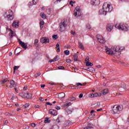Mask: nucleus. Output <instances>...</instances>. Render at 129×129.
I'll use <instances>...</instances> for the list:
<instances>
[{
    "mask_svg": "<svg viewBox=\"0 0 129 129\" xmlns=\"http://www.w3.org/2000/svg\"><path fill=\"white\" fill-rule=\"evenodd\" d=\"M121 87H122V88H124V89H126V86H125V85H121Z\"/></svg>",
    "mask_w": 129,
    "mask_h": 129,
    "instance_id": "nucleus-47",
    "label": "nucleus"
},
{
    "mask_svg": "<svg viewBox=\"0 0 129 129\" xmlns=\"http://www.w3.org/2000/svg\"><path fill=\"white\" fill-rule=\"evenodd\" d=\"M107 93H108V89H105L103 90V92H102V94L104 95H105L106 94H107Z\"/></svg>",
    "mask_w": 129,
    "mask_h": 129,
    "instance_id": "nucleus-25",
    "label": "nucleus"
},
{
    "mask_svg": "<svg viewBox=\"0 0 129 129\" xmlns=\"http://www.w3.org/2000/svg\"><path fill=\"white\" fill-rule=\"evenodd\" d=\"M62 117H58L56 119V122H57V123H60V122H62Z\"/></svg>",
    "mask_w": 129,
    "mask_h": 129,
    "instance_id": "nucleus-19",
    "label": "nucleus"
},
{
    "mask_svg": "<svg viewBox=\"0 0 129 129\" xmlns=\"http://www.w3.org/2000/svg\"><path fill=\"white\" fill-rule=\"evenodd\" d=\"M86 66H93V63L91 62L88 61L86 63Z\"/></svg>",
    "mask_w": 129,
    "mask_h": 129,
    "instance_id": "nucleus-32",
    "label": "nucleus"
},
{
    "mask_svg": "<svg viewBox=\"0 0 129 129\" xmlns=\"http://www.w3.org/2000/svg\"><path fill=\"white\" fill-rule=\"evenodd\" d=\"M4 17L7 18L9 21H12L14 20V13L12 10H9L8 12H6Z\"/></svg>",
    "mask_w": 129,
    "mask_h": 129,
    "instance_id": "nucleus-3",
    "label": "nucleus"
},
{
    "mask_svg": "<svg viewBox=\"0 0 129 129\" xmlns=\"http://www.w3.org/2000/svg\"><path fill=\"white\" fill-rule=\"evenodd\" d=\"M40 42L41 43H42V44H47V43H49L50 42V39L48 37H42L40 39Z\"/></svg>",
    "mask_w": 129,
    "mask_h": 129,
    "instance_id": "nucleus-9",
    "label": "nucleus"
},
{
    "mask_svg": "<svg viewBox=\"0 0 129 129\" xmlns=\"http://www.w3.org/2000/svg\"><path fill=\"white\" fill-rule=\"evenodd\" d=\"M24 90H27V89H28V87L27 86H25L23 88Z\"/></svg>",
    "mask_w": 129,
    "mask_h": 129,
    "instance_id": "nucleus-57",
    "label": "nucleus"
},
{
    "mask_svg": "<svg viewBox=\"0 0 129 129\" xmlns=\"http://www.w3.org/2000/svg\"><path fill=\"white\" fill-rule=\"evenodd\" d=\"M19 67H19V66H15L14 67V73H15L16 70H18L19 69Z\"/></svg>",
    "mask_w": 129,
    "mask_h": 129,
    "instance_id": "nucleus-40",
    "label": "nucleus"
},
{
    "mask_svg": "<svg viewBox=\"0 0 129 129\" xmlns=\"http://www.w3.org/2000/svg\"><path fill=\"white\" fill-rule=\"evenodd\" d=\"M112 10V6L107 4V3H104L103 5V9L99 11V14L105 15L107 13H110Z\"/></svg>",
    "mask_w": 129,
    "mask_h": 129,
    "instance_id": "nucleus-1",
    "label": "nucleus"
},
{
    "mask_svg": "<svg viewBox=\"0 0 129 129\" xmlns=\"http://www.w3.org/2000/svg\"><path fill=\"white\" fill-rule=\"evenodd\" d=\"M3 83H6V82H8V80L4 79L2 81Z\"/></svg>",
    "mask_w": 129,
    "mask_h": 129,
    "instance_id": "nucleus-52",
    "label": "nucleus"
},
{
    "mask_svg": "<svg viewBox=\"0 0 129 129\" xmlns=\"http://www.w3.org/2000/svg\"><path fill=\"white\" fill-rule=\"evenodd\" d=\"M19 44L21 45L22 47H23L25 50H26L28 48V44L27 43H25L23 41L19 40Z\"/></svg>",
    "mask_w": 129,
    "mask_h": 129,
    "instance_id": "nucleus-10",
    "label": "nucleus"
},
{
    "mask_svg": "<svg viewBox=\"0 0 129 129\" xmlns=\"http://www.w3.org/2000/svg\"><path fill=\"white\" fill-rule=\"evenodd\" d=\"M121 110H122V107H121L119 105H115L113 107V109L112 110V113H113V114H115V113H117V112H118V111H121Z\"/></svg>",
    "mask_w": 129,
    "mask_h": 129,
    "instance_id": "nucleus-4",
    "label": "nucleus"
},
{
    "mask_svg": "<svg viewBox=\"0 0 129 129\" xmlns=\"http://www.w3.org/2000/svg\"><path fill=\"white\" fill-rule=\"evenodd\" d=\"M40 16L43 19H46V14H45V13H40Z\"/></svg>",
    "mask_w": 129,
    "mask_h": 129,
    "instance_id": "nucleus-31",
    "label": "nucleus"
},
{
    "mask_svg": "<svg viewBox=\"0 0 129 129\" xmlns=\"http://www.w3.org/2000/svg\"><path fill=\"white\" fill-rule=\"evenodd\" d=\"M49 118H47L46 120H44V123H49Z\"/></svg>",
    "mask_w": 129,
    "mask_h": 129,
    "instance_id": "nucleus-41",
    "label": "nucleus"
},
{
    "mask_svg": "<svg viewBox=\"0 0 129 129\" xmlns=\"http://www.w3.org/2000/svg\"><path fill=\"white\" fill-rule=\"evenodd\" d=\"M112 29H113V24H108L107 25L106 30L108 32H111Z\"/></svg>",
    "mask_w": 129,
    "mask_h": 129,
    "instance_id": "nucleus-11",
    "label": "nucleus"
},
{
    "mask_svg": "<svg viewBox=\"0 0 129 129\" xmlns=\"http://www.w3.org/2000/svg\"><path fill=\"white\" fill-rule=\"evenodd\" d=\"M49 113L50 114H52V115H57V111L54 109H49Z\"/></svg>",
    "mask_w": 129,
    "mask_h": 129,
    "instance_id": "nucleus-14",
    "label": "nucleus"
},
{
    "mask_svg": "<svg viewBox=\"0 0 129 129\" xmlns=\"http://www.w3.org/2000/svg\"><path fill=\"white\" fill-rule=\"evenodd\" d=\"M39 24L40 26V30H42V29H43L44 27V25L45 23H44V21L43 20H41Z\"/></svg>",
    "mask_w": 129,
    "mask_h": 129,
    "instance_id": "nucleus-22",
    "label": "nucleus"
},
{
    "mask_svg": "<svg viewBox=\"0 0 129 129\" xmlns=\"http://www.w3.org/2000/svg\"><path fill=\"white\" fill-rule=\"evenodd\" d=\"M92 128V126H87L85 129Z\"/></svg>",
    "mask_w": 129,
    "mask_h": 129,
    "instance_id": "nucleus-59",
    "label": "nucleus"
},
{
    "mask_svg": "<svg viewBox=\"0 0 129 129\" xmlns=\"http://www.w3.org/2000/svg\"><path fill=\"white\" fill-rule=\"evenodd\" d=\"M79 97L80 98H82V97H83V94H80Z\"/></svg>",
    "mask_w": 129,
    "mask_h": 129,
    "instance_id": "nucleus-55",
    "label": "nucleus"
},
{
    "mask_svg": "<svg viewBox=\"0 0 129 129\" xmlns=\"http://www.w3.org/2000/svg\"><path fill=\"white\" fill-rule=\"evenodd\" d=\"M69 100L71 101H73L74 100H76V98L73 96H72L69 98Z\"/></svg>",
    "mask_w": 129,
    "mask_h": 129,
    "instance_id": "nucleus-24",
    "label": "nucleus"
},
{
    "mask_svg": "<svg viewBox=\"0 0 129 129\" xmlns=\"http://www.w3.org/2000/svg\"><path fill=\"white\" fill-rule=\"evenodd\" d=\"M74 109H71L70 110V109H68V108H67L66 109V111L67 112V113L68 114H71V113H72V111H73Z\"/></svg>",
    "mask_w": 129,
    "mask_h": 129,
    "instance_id": "nucleus-21",
    "label": "nucleus"
},
{
    "mask_svg": "<svg viewBox=\"0 0 129 129\" xmlns=\"http://www.w3.org/2000/svg\"><path fill=\"white\" fill-rule=\"evenodd\" d=\"M6 115H7L8 116H12V114H10V113L9 112H6L5 113Z\"/></svg>",
    "mask_w": 129,
    "mask_h": 129,
    "instance_id": "nucleus-43",
    "label": "nucleus"
},
{
    "mask_svg": "<svg viewBox=\"0 0 129 129\" xmlns=\"http://www.w3.org/2000/svg\"><path fill=\"white\" fill-rule=\"evenodd\" d=\"M71 105V102L67 103L64 104L65 106H70Z\"/></svg>",
    "mask_w": 129,
    "mask_h": 129,
    "instance_id": "nucleus-39",
    "label": "nucleus"
},
{
    "mask_svg": "<svg viewBox=\"0 0 129 129\" xmlns=\"http://www.w3.org/2000/svg\"><path fill=\"white\" fill-rule=\"evenodd\" d=\"M57 52H58V53H59V52H60V47H58V48H57Z\"/></svg>",
    "mask_w": 129,
    "mask_h": 129,
    "instance_id": "nucleus-64",
    "label": "nucleus"
},
{
    "mask_svg": "<svg viewBox=\"0 0 129 129\" xmlns=\"http://www.w3.org/2000/svg\"><path fill=\"white\" fill-rule=\"evenodd\" d=\"M57 48H60V45L59 44V43H57L56 45Z\"/></svg>",
    "mask_w": 129,
    "mask_h": 129,
    "instance_id": "nucleus-61",
    "label": "nucleus"
},
{
    "mask_svg": "<svg viewBox=\"0 0 129 129\" xmlns=\"http://www.w3.org/2000/svg\"><path fill=\"white\" fill-rule=\"evenodd\" d=\"M35 107L36 108H39V107H40V106H39V105H35Z\"/></svg>",
    "mask_w": 129,
    "mask_h": 129,
    "instance_id": "nucleus-60",
    "label": "nucleus"
},
{
    "mask_svg": "<svg viewBox=\"0 0 129 129\" xmlns=\"http://www.w3.org/2000/svg\"><path fill=\"white\" fill-rule=\"evenodd\" d=\"M79 45L80 46V49H82V50H84V46H83V44L82 42H79Z\"/></svg>",
    "mask_w": 129,
    "mask_h": 129,
    "instance_id": "nucleus-23",
    "label": "nucleus"
},
{
    "mask_svg": "<svg viewBox=\"0 0 129 129\" xmlns=\"http://www.w3.org/2000/svg\"><path fill=\"white\" fill-rule=\"evenodd\" d=\"M88 71H92V67L88 68Z\"/></svg>",
    "mask_w": 129,
    "mask_h": 129,
    "instance_id": "nucleus-53",
    "label": "nucleus"
},
{
    "mask_svg": "<svg viewBox=\"0 0 129 129\" xmlns=\"http://www.w3.org/2000/svg\"><path fill=\"white\" fill-rule=\"evenodd\" d=\"M45 86H46V85L45 84L41 85V88H44Z\"/></svg>",
    "mask_w": 129,
    "mask_h": 129,
    "instance_id": "nucleus-56",
    "label": "nucleus"
},
{
    "mask_svg": "<svg viewBox=\"0 0 129 129\" xmlns=\"http://www.w3.org/2000/svg\"><path fill=\"white\" fill-rule=\"evenodd\" d=\"M32 94L31 93L27 92L26 94V98L27 99H31L32 98Z\"/></svg>",
    "mask_w": 129,
    "mask_h": 129,
    "instance_id": "nucleus-17",
    "label": "nucleus"
},
{
    "mask_svg": "<svg viewBox=\"0 0 129 129\" xmlns=\"http://www.w3.org/2000/svg\"><path fill=\"white\" fill-rule=\"evenodd\" d=\"M66 23H67V21H66V20H63L61 21V22H60V23L59 24L60 31H62V29L63 28H65L66 27Z\"/></svg>",
    "mask_w": 129,
    "mask_h": 129,
    "instance_id": "nucleus-7",
    "label": "nucleus"
},
{
    "mask_svg": "<svg viewBox=\"0 0 129 129\" xmlns=\"http://www.w3.org/2000/svg\"><path fill=\"white\" fill-rule=\"evenodd\" d=\"M30 125H31V126H32V127H35V126H36V123H32L31 124H30Z\"/></svg>",
    "mask_w": 129,
    "mask_h": 129,
    "instance_id": "nucleus-45",
    "label": "nucleus"
},
{
    "mask_svg": "<svg viewBox=\"0 0 129 129\" xmlns=\"http://www.w3.org/2000/svg\"><path fill=\"white\" fill-rule=\"evenodd\" d=\"M40 75H41V73L35 74V76L36 77H38L40 76Z\"/></svg>",
    "mask_w": 129,
    "mask_h": 129,
    "instance_id": "nucleus-54",
    "label": "nucleus"
},
{
    "mask_svg": "<svg viewBox=\"0 0 129 129\" xmlns=\"http://www.w3.org/2000/svg\"><path fill=\"white\" fill-rule=\"evenodd\" d=\"M14 85H15V81L12 80L10 81V85L9 86V87L10 88H13V87H14Z\"/></svg>",
    "mask_w": 129,
    "mask_h": 129,
    "instance_id": "nucleus-18",
    "label": "nucleus"
},
{
    "mask_svg": "<svg viewBox=\"0 0 129 129\" xmlns=\"http://www.w3.org/2000/svg\"><path fill=\"white\" fill-rule=\"evenodd\" d=\"M11 33H10V39H13V37H14V31L12 30L11 29L10 30Z\"/></svg>",
    "mask_w": 129,
    "mask_h": 129,
    "instance_id": "nucleus-26",
    "label": "nucleus"
},
{
    "mask_svg": "<svg viewBox=\"0 0 129 129\" xmlns=\"http://www.w3.org/2000/svg\"><path fill=\"white\" fill-rule=\"evenodd\" d=\"M75 10H77L78 11V16L81 17V16H82V13L81 12V9L79 8V6H77L75 8Z\"/></svg>",
    "mask_w": 129,
    "mask_h": 129,
    "instance_id": "nucleus-13",
    "label": "nucleus"
},
{
    "mask_svg": "<svg viewBox=\"0 0 129 129\" xmlns=\"http://www.w3.org/2000/svg\"><path fill=\"white\" fill-rule=\"evenodd\" d=\"M90 97H94V94H91Z\"/></svg>",
    "mask_w": 129,
    "mask_h": 129,
    "instance_id": "nucleus-62",
    "label": "nucleus"
},
{
    "mask_svg": "<svg viewBox=\"0 0 129 129\" xmlns=\"http://www.w3.org/2000/svg\"><path fill=\"white\" fill-rule=\"evenodd\" d=\"M106 54H108V55H113V54H115V53L114 52V50L112 49V47L111 48V49L106 47Z\"/></svg>",
    "mask_w": 129,
    "mask_h": 129,
    "instance_id": "nucleus-8",
    "label": "nucleus"
},
{
    "mask_svg": "<svg viewBox=\"0 0 129 129\" xmlns=\"http://www.w3.org/2000/svg\"><path fill=\"white\" fill-rule=\"evenodd\" d=\"M96 38L98 42H99V43H101V44H104V43H105V39L103 38V37H102V36L99 34H97L96 35Z\"/></svg>",
    "mask_w": 129,
    "mask_h": 129,
    "instance_id": "nucleus-6",
    "label": "nucleus"
},
{
    "mask_svg": "<svg viewBox=\"0 0 129 129\" xmlns=\"http://www.w3.org/2000/svg\"><path fill=\"white\" fill-rule=\"evenodd\" d=\"M87 28L88 29H91V26H90V24H87Z\"/></svg>",
    "mask_w": 129,
    "mask_h": 129,
    "instance_id": "nucleus-51",
    "label": "nucleus"
},
{
    "mask_svg": "<svg viewBox=\"0 0 129 129\" xmlns=\"http://www.w3.org/2000/svg\"><path fill=\"white\" fill-rule=\"evenodd\" d=\"M52 62H55V60L53 59H51L49 60V63H52Z\"/></svg>",
    "mask_w": 129,
    "mask_h": 129,
    "instance_id": "nucleus-58",
    "label": "nucleus"
},
{
    "mask_svg": "<svg viewBox=\"0 0 129 129\" xmlns=\"http://www.w3.org/2000/svg\"><path fill=\"white\" fill-rule=\"evenodd\" d=\"M49 84H51V85H56V83H55L53 82H51L49 83Z\"/></svg>",
    "mask_w": 129,
    "mask_h": 129,
    "instance_id": "nucleus-50",
    "label": "nucleus"
},
{
    "mask_svg": "<svg viewBox=\"0 0 129 129\" xmlns=\"http://www.w3.org/2000/svg\"><path fill=\"white\" fill-rule=\"evenodd\" d=\"M59 98H60L62 99V98H64L65 97V93H60L58 94Z\"/></svg>",
    "mask_w": 129,
    "mask_h": 129,
    "instance_id": "nucleus-20",
    "label": "nucleus"
},
{
    "mask_svg": "<svg viewBox=\"0 0 129 129\" xmlns=\"http://www.w3.org/2000/svg\"><path fill=\"white\" fill-rule=\"evenodd\" d=\"M53 60L54 61H58V60H59V56H58V55L55 56L54 57Z\"/></svg>",
    "mask_w": 129,
    "mask_h": 129,
    "instance_id": "nucleus-35",
    "label": "nucleus"
},
{
    "mask_svg": "<svg viewBox=\"0 0 129 129\" xmlns=\"http://www.w3.org/2000/svg\"><path fill=\"white\" fill-rule=\"evenodd\" d=\"M91 4L94 6H97L100 4V0H91Z\"/></svg>",
    "mask_w": 129,
    "mask_h": 129,
    "instance_id": "nucleus-12",
    "label": "nucleus"
},
{
    "mask_svg": "<svg viewBox=\"0 0 129 129\" xmlns=\"http://www.w3.org/2000/svg\"><path fill=\"white\" fill-rule=\"evenodd\" d=\"M64 53L65 54V55H69V54H70V51H69V50H66L64 51Z\"/></svg>",
    "mask_w": 129,
    "mask_h": 129,
    "instance_id": "nucleus-34",
    "label": "nucleus"
},
{
    "mask_svg": "<svg viewBox=\"0 0 129 129\" xmlns=\"http://www.w3.org/2000/svg\"><path fill=\"white\" fill-rule=\"evenodd\" d=\"M19 21H14L12 24L13 28H18L19 27Z\"/></svg>",
    "mask_w": 129,
    "mask_h": 129,
    "instance_id": "nucleus-15",
    "label": "nucleus"
},
{
    "mask_svg": "<svg viewBox=\"0 0 129 129\" xmlns=\"http://www.w3.org/2000/svg\"><path fill=\"white\" fill-rule=\"evenodd\" d=\"M74 59L75 61H78V55H77V54L75 53L74 55Z\"/></svg>",
    "mask_w": 129,
    "mask_h": 129,
    "instance_id": "nucleus-28",
    "label": "nucleus"
},
{
    "mask_svg": "<svg viewBox=\"0 0 129 129\" xmlns=\"http://www.w3.org/2000/svg\"><path fill=\"white\" fill-rule=\"evenodd\" d=\"M85 61H86V62H89V57L87 56L85 58Z\"/></svg>",
    "mask_w": 129,
    "mask_h": 129,
    "instance_id": "nucleus-42",
    "label": "nucleus"
},
{
    "mask_svg": "<svg viewBox=\"0 0 129 129\" xmlns=\"http://www.w3.org/2000/svg\"><path fill=\"white\" fill-rule=\"evenodd\" d=\"M32 1L34 3L35 5L38 4V0H32Z\"/></svg>",
    "mask_w": 129,
    "mask_h": 129,
    "instance_id": "nucleus-46",
    "label": "nucleus"
},
{
    "mask_svg": "<svg viewBox=\"0 0 129 129\" xmlns=\"http://www.w3.org/2000/svg\"><path fill=\"white\" fill-rule=\"evenodd\" d=\"M58 69H59V70H63V69H64V67L63 66H59L57 67Z\"/></svg>",
    "mask_w": 129,
    "mask_h": 129,
    "instance_id": "nucleus-38",
    "label": "nucleus"
},
{
    "mask_svg": "<svg viewBox=\"0 0 129 129\" xmlns=\"http://www.w3.org/2000/svg\"><path fill=\"white\" fill-rule=\"evenodd\" d=\"M27 92H22L19 93L20 96H21L22 97H23V98H26L27 97Z\"/></svg>",
    "mask_w": 129,
    "mask_h": 129,
    "instance_id": "nucleus-16",
    "label": "nucleus"
},
{
    "mask_svg": "<svg viewBox=\"0 0 129 129\" xmlns=\"http://www.w3.org/2000/svg\"><path fill=\"white\" fill-rule=\"evenodd\" d=\"M23 106L25 107V108H28V107L30 106V104L29 103H26L23 105Z\"/></svg>",
    "mask_w": 129,
    "mask_h": 129,
    "instance_id": "nucleus-36",
    "label": "nucleus"
},
{
    "mask_svg": "<svg viewBox=\"0 0 129 129\" xmlns=\"http://www.w3.org/2000/svg\"><path fill=\"white\" fill-rule=\"evenodd\" d=\"M124 49V47H120L119 46H114L112 47V50H114L115 54L117 53L118 56L120 55L121 51Z\"/></svg>",
    "mask_w": 129,
    "mask_h": 129,
    "instance_id": "nucleus-5",
    "label": "nucleus"
},
{
    "mask_svg": "<svg viewBox=\"0 0 129 129\" xmlns=\"http://www.w3.org/2000/svg\"><path fill=\"white\" fill-rule=\"evenodd\" d=\"M76 85H77V86H82V84H81V83H77L76 84Z\"/></svg>",
    "mask_w": 129,
    "mask_h": 129,
    "instance_id": "nucleus-44",
    "label": "nucleus"
},
{
    "mask_svg": "<svg viewBox=\"0 0 129 129\" xmlns=\"http://www.w3.org/2000/svg\"><path fill=\"white\" fill-rule=\"evenodd\" d=\"M101 95V94L100 93H94V97H97L98 96H100Z\"/></svg>",
    "mask_w": 129,
    "mask_h": 129,
    "instance_id": "nucleus-30",
    "label": "nucleus"
},
{
    "mask_svg": "<svg viewBox=\"0 0 129 129\" xmlns=\"http://www.w3.org/2000/svg\"><path fill=\"white\" fill-rule=\"evenodd\" d=\"M46 104H47V105H53V104L50 103V102H47L46 103Z\"/></svg>",
    "mask_w": 129,
    "mask_h": 129,
    "instance_id": "nucleus-49",
    "label": "nucleus"
},
{
    "mask_svg": "<svg viewBox=\"0 0 129 129\" xmlns=\"http://www.w3.org/2000/svg\"><path fill=\"white\" fill-rule=\"evenodd\" d=\"M74 12V16L75 17H77V16H78V11H77V10L76 9H75Z\"/></svg>",
    "mask_w": 129,
    "mask_h": 129,
    "instance_id": "nucleus-29",
    "label": "nucleus"
},
{
    "mask_svg": "<svg viewBox=\"0 0 129 129\" xmlns=\"http://www.w3.org/2000/svg\"><path fill=\"white\" fill-rule=\"evenodd\" d=\"M39 100H40V101H43L44 100V99H43L42 97L39 98Z\"/></svg>",
    "mask_w": 129,
    "mask_h": 129,
    "instance_id": "nucleus-63",
    "label": "nucleus"
},
{
    "mask_svg": "<svg viewBox=\"0 0 129 129\" xmlns=\"http://www.w3.org/2000/svg\"><path fill=\"white\" fill-rule=\"evenodd\" d=\"M52 38H53V39H54V40H56V39H58V35H57L54 34V35L52 36Z\"/></svg>",
    "mask_w": 129,
    "mask_h": 129,
    "instance_id": "nucleus-37",
    "label": "nucleus"
},
{
    "mask_svg": "<svg viewBox=\"0 0 129 129\" xmlns=\"http://www.w3.org/2000/svg\"><path fill=\"white\" fill-rule=\"evenodd\" d=\"M39 42V40L35 39L34 40V45H36L37 47L39 46V45L37 44Z\"/></svg>",
    "mask_w": 129,
    "mask_h": 129,
    "instance_id": "nucleus-33",
    "label": "nucleus"
},
{
    "mask_svg": "<svg viewBox=\"0 0 129 129\" xmlns=\"http://www.w3.org/2000/svg\"><path fill=\"white\" fill-rule=\"evenodd\" d=\"M55 108H56V109H57V110L61 109V107H60V106H55Z\"/></svg>",
    "mask_w": 129,
    "mask_h": 129,
    "instance_id": "nucleus-48",
    "label": "nucleus"
},
{
    "mask_svg": "<svg viewBox=\"0 0 129 129\" xmlns=\"http://www.w3.org/2000/svg\"><path fill=\"white\" fill-rule=\"evenodd\" d=\"M34 5H35V2L32 1L31 2L28 3V6L29 8H32V6H34Z\"/></svg>",
    "mask_w": 129,
    "mask_h": 129,
    "instance_id": "nucleus-27",
    "label": "nucleus"
},
{
    "mask_svg": "<svg viewBox=\"0 0 129 129\" xmlns=\"http://www.w3.org/2000/svg\"><path fill=\"white\" fill-rule=\"evenodd\" d=\"M115 28H116V29H118V30H122L124 32H127V31H128L129 29L128 25L122 23L116 24L115 25Z\"/></svg>",
    "mask_w": 129,
    "mask_h": 129,
    "instance_id": "nucleus-2",
    "label": "nucleus"
}]
</instances>
